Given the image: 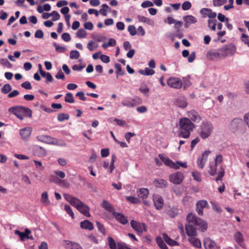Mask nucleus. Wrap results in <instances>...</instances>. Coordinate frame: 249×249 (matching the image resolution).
I'll list each match as a JSON object with an SVG mask.
<instances>
[{"label": "nucleus", "mask_w": 249, "mask_h": 249, "mask_svg": "<svg viewBox=\"0 0 249 249\" xmlns=\"http://www.w3.org/2000/svg\"><path fill=\"white\" fill-rule=\"evenodd\" d=\"M179 127L180 131L178 133L180 137L188 138L190 135V133L195 127L194 124L191 120L187 118H183L180 119Z\"/></svg>", "instance_id": "obj_1"}, {"label": "nucleus", "mask_w": 249, "mask_h": 249, "mask_svg": "<svg viewBox=\"0 0 249 249\" xmlns=\"http://www.w3.org/2000/svg\"><path fill=\"white\" fill-rule=\"evenodd\" d=\"M186 220L188 223H192L196 226H199L202 231H205L207 229V223L200 218L196 217L192 213H189L186 217Z\"/></svg>", "instance_id": "obj_2"}, {"label": "nucleus", "mask_w": 249, "mask_h": 249, "mask_svg": "<svg viewBox=\"0 0 249 249\" xmlns=\"http://www.w3.org/2000/svg\"><path fill=\"white\" fill-rule=\"evenodd\" d=\"M213 130V126L210 122H204L200 126L199 135L203 139L210 136Z\"/></svg>", "instance_id": "obj_3"}, {"label": "nucleus", "mask_w": 249, "mask_h": 249, "mask_svg": "<svg viewBox=\"0 0 249 249\" xmlns=\"http://www.w3.org/2000/svg\"><path fill=\"white\" fill-rule=\"evenodd\" d=\"M222 48L217 50L212 51L208 52L206 57L209 61H217L225 57Z\"/></svg>", "instance_id": "obj_4"}, {"label": "nucleus", "mask_w": 249, "mask_h": 249, "mask_svg": "<svg viewBox=\"0 0 249 249\" xmlns=\"http://www.w3.org/2000/svg\"><path fill=\"white\" fill-rule=\"evenodd\" d=\"M244 125V122L241 119L235 118L233 119L229 125V129L233 132H236L242 129Z\"/></svg>", "instance_id": "obj_5"}, {"label": "nucleus", "mask_w": 249, "mask_h": 249, "mask_svg": "<svg viewBox=\"0 0 249 249\" xmlns=\"http://www.w3.org/2000/svg\"><path fill=\"white\" fill-rule=\"evenodd\" d=\"M183 178V174L180 172H176L169 176L170 181L175 184H180L182 182Z\"/></svg>", "instance_id": "obj_6"}, {"label": "nucleus", "mask_w": 249, "mask_h": 249, "mask_svg": "<svg viewBox=\"0 0 249 249\" xmlns=\"http://www.w3.org/2000/svg\"><path fill=\"white\" fill-rule=\"evenodd\" d=\"M167 85L174 89H180L182 86V81L177 77H170L167 81Z\"/></svg>", "instance_id": "obj_7"}, {"label": "nucleus", "mask_w": 249, "mask_h": 249, "mask_svg": "<svg viewBox=\"0 0 249 249\" xmlns=\"http://www.w3.org/2000/svg\"><path fill=\"white\" fill-rule=\"evenodd\" d=\"M130 224L131 227L139 234H141L144 231H146L145 225L144 223H140L137 221L132 220L130 222Z\"/></svg>", "instance_id": "obj_8"}, {"label": "nucleus", "mask_w": 249, "mask_h": 249, "mask_svg": "<svg viewBox=\"0 0 249 249\" xmlns=\"http://www.w3.org/2000/svg\"><path fill=\"white\" fill-rule=\"evenodd\" d=\"M211 153L210 151H205L202 154V157L197 160V164L199 168L203 169L206 161L207 160V156Z\"/></svg>", "instance_id": "obj_9"}, {"label": "nucleus", "mask_w": 249, "mask_h": 249, "mask_svg": "<svg viewBox=\"0 0 249 249\" xmlns=\"http://www.w3.org/2000/svg\"><path fill=\"white\" fill-rule=\"evenodd\" d=\"M204 247L206 249H219L215 242L210 238H205L203 241Z\"/></svg>", "instance_id": "obj_10"}, {"label": "nucleus", "mask_w": 249, "mask_h": 249, "mask_svg": "<svg viewBox=\"0 0 249 249\" xmlns=\"http://www.w3.org/2000/svg\"><path fill=\"white\" fill-rule=\"evenodd\" d=\"M159 157H160L161 160L163 161L166 165L175 169H178L179 168V166H178L175 163L173 162L167 157H165L161 154H159Z\"/></svg>", "instance_id": "obj_11"}, {"label": "nucleus", "mask_w": 249, "mask_h": 249, "mask_svg": "<svg viewBox=\"0 0 249 249\" xmlns=\"http://www.w3.org/2000/svg\"><path fill=\"white\" fill-rule=\"evenodd\" d=\"M208 205V203L206 200H199L196 204V211L199 215H202L203 213V210Z\"/></svg>", "instance_id": "obj_12"}, {"label": "nucleus", "mask_w": 249, "mask_h": 249, "mask_svg": "<svg viewBox=\"0 0 249 249\" xmlns=\"http://www.w3.org/2000/svg\"><path fill=\"white\" fill-rule=\"evenodd\" d=\"M222 51H224L223 53L225 57L228 56L229 54H233L236 51L235 47L232 44L226 45L222 47Z\"/></svg>", "instance_id": "obj_13"}, {"label": "nucleus", "mask_w": 249, "mask_h": 249, "mask_svg": "<svg viewBox=\"0 0 249 249\" xmlns=\"http://www.w3.org/2000/svg\"><path fill=\"white\" fill-rule=\"evenodd\" d=\"M21 108V106H15L9 108V111L13 113L15 115H16L18 119L20 120H22L24 118L23 116L21 114V112H20V109Z\"/></svg>", "instance_id": "obj_14"}, {"label": "nucleus", "mask_w": 249, "mask_h": 249, "mask_svg": "<svg viewBox=\"0 0 249 249\" xmlns=\"http://www.w3.org/2000/svg\"><path fill=\"white\" fill-rule=\"evenodd\" d=\"M200 13L203 15L204 17L207 16L210 18H214L216 17V13L213 12L211 9L209 8H203L200 10Z\"/></svg>", "instance_id": "obj_15"}, {"label": "nucleus", "mask_w": 249, "mask_h": 249, "mask_svg": "<svg viewBox=\"0 0 249 249\" xmlns=\"http://www.w3.org/2000/svg\"><path fill=\"white\" fill-rule=\"evenodd\" d=\"M32 132V128L29 127H25L20 130V135L21 139L24 140H27L30 137Z\"/></svg>", "instance_id": "obj_16"}, {"label": "nucleus", "mask_w": 249, "mask_h": 249, "mask_svg": "<svg viewBox=\"0 0 249 249\" xmlns=\"http://www.w3.org/2000/svg\"><path fill=\"white\" fill-rule=\"evenodd\" d=\"M183 18L185 22L184 26L186 28H188L189 25L196 23L197 22L196 18L192 15L184 16Z\"/></svg>", "instance_id": "obj_17"}, {"label": "nucleus", "mask_w": 249, "mask_h": 249, "mask_svg": "<svg viewBox=\"0 0 249 249\" xmlns=\"http://www.w3.org/2000/svg\"><path fill=\"white\" fill-rule=\"evenodd\" d=\"M175 104L179 107L185 108L188 105L187 99L184 97H179L176 100Z\"/></svg>", "instance_id": "obj_18"}, {"label": "nucleus", "mask_w": 249, "mask_h": 249, "mask_svg": "<svg viewBox=\"0 0 249 249\" xmlns=\"http://www.w3.org/2000/svg\"><path fill=\"white\" fill-rule=\"evenodd\" d=\"M188 116L195 122L198 123L201 120V118L198 112L194 110L188 112Z\"/></svg>", "instance_id": "obj_19"}, {"label": "nucleus", "mask_w": 249, "mask_h": 249, "mask_svg": "<svg viewBox=\"0 0 249 249\" xmlns=\"http://www.w3.org/2000/svg\"><path fill=\"white\" fill-rule=\"evenodd\" d=\"M113 215L115 216L116 220L122 224H126L128 222L127 218L122 213L115 212V213Z\"/></svg>", "instance_id": "obj_20"}, {"label": "nucleus", "mask_w": 249, "mask_h": 249, "mask_svg": "<svg viewBox=\"0 0 249 249\" xmlns=\"http://www.w3.org/2000/svg\"><path fill=\"white\" fill-rule=\"evenodd\" d=\"M77 210L79 211L87 217H90V215L89 213V208L83 202L80 205Z\"/></svg>", "instance_id": "obj_21"}, {"label": "nucleus", "mask_w": 249, "mask_h": 249, "mask_svg": "<svg viewBox=\"0 0 249 249\" xmlns=\"http://www.w3.org/2000/svg\"><path fill=\"white\" fill-rule=\"evenodd\" d=\"M185 229L188 236L194 237L196 235V229L193 225H186Z\"/></svg>", "instance_id": "obj_22"}, {"label": "nucleus", "mask_w": 249, "mask_h": 249, "mask_svg": "<svg viewBox=\"0 0 249 249\" xmlns=\"http://www.w3.org/2000/svg\"><path fill=\"white\" fill-rule=\"evenodd\" d=\"M102 206L103 208H104L107 211L113 214L115 213V209L111 205V204L107 200H103Z\"/></svg>", "instance_id": "obj_23"}, {"label": "nucleus", "mask_w": 249, "mask_h": 249, "mask_svg": "<svg viewBox=\"0 0 249 249\" xmlns=\"http://www.w3.org/2000/svg\"><path fill=\"white\" fill-rule=\"evenodd\" d=\"M37 138L39 141L47 143L53 144V143L54 138L48 135L39 136Z\"/></svg>", "instance_id": "obj_24"}, {"label": "nucleus", "mask_w": 249, "mask_h": 249, "mask_svg": "<svg viewBox=\"0 0 249 249\" xmlns=\"http://www.w3.org/2000/svg\"><path fill=\"white\" fill-rule=\"evenodd\" d=\"M31 231L28 229H25L24 232H21L18 230H16L15 233L20 237L21 241H24L25 238H27L28 234L31 233Z\"/></svg>", "instance_id": "obj_25"}, {"label": "nucleus", "mask_w": 249, "mask_h": 249, "mask_svg": "<svg viewBox=\"0 0 249 249\" xmlns=\"http://www.w3.org/2000/svg\"><path fill=\"white\" fill-rule=\"evenodd\" d=\"M80 227L83 229L91 231L93 229V225L92 223L88 220H85L81 222Z\"/></svg>", "instance_id": "obj_26"}, {"label": "nucleus", "mask_w": 249, "mask_h": 249, "mask_svg": "<svg viewBox=\"0 0 249 249\" xmlns=\"http://www.w3.org/2000/svg\"><path fill=\"white\" fill-rule=\"evenodd\" d=\"M154 205L156 209L160 210L163 208V200L160 196L155 197L153 199Z\"/></svg>", "instance_id": "obj_27"}, {"label": "nucleus", "mask_w": 249, "mask_h": 249, "mask_svg": "<svg viewBox=\"0 0 249 249\" xmlns=\"http://www.w3.org/2000/svg\"><path fill=\"white\" fill-rule=\"evenodd\" d=\"M162 237L164 241L171 246H174L178 245V243L177 241L170 238V237H169L166 233H163L162 234Z\"/></svg>", "instance_id": "obj_28"}, {"label": "nucleus", "mask_w": 249, "mask_h": 249, "mask_svg": "<svg viewBox=\"0 0 249 249\" xmlns=\"http://www.w3.org/2000/svg\"><path fill=\"white\" fill-rule=\"evenodd\" d=\"M66 248V249H83L79 244L69 241H67Z\"/></svg>", "instance_id": "obj_29"}, {"label": "nucleus", "mask_w": 249, "mask_h": 249, "mask_svg": "<svg viewBox=\"0 0 249 249\" xmlns=\"http://www.w3.org/2000/svg\"><path fill=\"white\" fill-rule=\"evenodd\" d=\"M138 196L142 199L146 198L149 194V190L146 188H141L137 192Z\"/></svg>", "instance_id": "obj_30"}, {"label": "nucleus", "mask_w": 249, "mask_h": 249, "mask_svg": "<svg viewBox=\"0 0 249 249\" xmlns=\"http://www.w3.org/2000/svg\"><path fill=\"white\" fill-rule=\"evenodd\" d=\"M234 238L235 241L240 246H242V243L244 241V238L243 235L240 231H236L234 234Z\"/></svg>", "instance_id": "obj_31"}, {"label": "nucleus", "mask_w": 249, "mask_h": 249, "mask_svg": "<svg viewBox=\"0 0 249 249\" xmlns=\"http://www.w3.org/2000/svg\"><path fill=\"white\" fill-rule=\"evenodd\" d=\"M40 201L46 206L50 204V201L48 199V193L47 192H44L42 194Z\"/></svg>", "instance_id": "obj_32"}, {"label": "nucleus", "mask_w": 249, "mask_h": 249, "mask_svg": "<svg viewBox=\"0 0 249 249\" xmlns=\"http://www.w3.org/2000/svg\"><path fill=\"white\" fill-rule=\"evenodd\" d=\"M20 112H21V114H23L25 117H31L32 116V110L28 107L21 106Z\"/></svg>", "instance_id": "obj_33"}, {"label": "nucleus", "mask_w": 249, "mask_h": 249, "mask_svg": "<svg viewBox=\"0 0 249 249\" xmlns=\"http://www.w3.org/2000/svg\"><path fill=\"white\" fill-rule=\"evenodd\" d=\"M139 73L144 75H151L155 73V71L152 69L146 68L144 70H140Z\"/></svg>", "instance_id": "obj_34"}, {"label": "nucleus", "mask_w": 249, "mask_h": 249, "mask_svg": "<svg viewBox=\"0 0 249 249\" xmlns=\"http://www.w3.org/2000/svg\"><path fill=\"white\" fill-rule=\"evenodd\" d=\"M178 209L176 208L173 207L169 210L167 212V214L171 218H175L178 215Z\"/></svg>", "instance_id": "obj_35"}, {"label": "nucleus", "mask_w": 249, "mask_h": 249, "mask_svg": "<svg viewBox=\"0 0 249 249\" xmlns=\"http://www.w3.org/2000/svg\"><path fill=\"white\" fill-rule=\"evenodd\" d=\"M189 241L194 246L197 248H201V243L199 239L193 237L189 239Z\"/></svg>", "instance_id": "obj_36"}, {"label": "nucleus", "mask_w": 249, "mask_h": 249, "mask_svg": "<svg viewBox=\"0 0 249 249\" xmlns=\"http://www.w3.org/2000/svg\"><path fill=\"white\" fill-rule=\"evenodd\" d=\"M217 20L216 19H209L208 20V27L213 31L216 29Z\"/></svg>", "instance_id": "obj_37"}, {"label": "nucleus", "mask_w": 249, "mask_h": 249, "mask_svg": "<svg viewBox=\"0 0 249 249\" xmlns=\"http://www.w3.org/2000/svg\"><path fill=\"white\" fill-rule=\"evenodd\" d=\"M122 104L124 106L127 107H134V104L133 103L131 99L123 100L122 102Z\"/></svg>", "instance_id": "obj_38"}, {"label": "nucleus", "mask_w": 249, "mask_h": 249, "mask_svg": "<svg viewBox=\"0 0 249 249\" xmlns=\"http://www.w3.org/2000/svg\"><path fill=\"white\" fill-rule=\"evenodd\" d=\"M154 182L157 183L156 186L158 187H165L167 184V182L162 179H156L155 180Z\"/></svg>", "instance_id": "obj_39"}, {"label": "nucleus", "mask_w": 249, "mask_h": 249, "mask_svg": "<svg viewBox=\"0 0 249 249\" xmlns=\"http://www.w3.org/2000/svg\"><path fill=\"white\" fill-rule=\"evenodd\" d=\"M156 240L158 246L161 249H168L166 245L161 238L157 237Z\"/></svg>", "instance_id": "obj_40"}, {"label": "nucleus", "mask_w": 249, "mask_h": 249, "mask_svg": "<svg viewBox=\"0 0 249 249\" xmlns=\"http://www.w3.org/2000/svg\"><path fill=\"white\" fill-rule=\"evenodd\" d=\"M115 68L116 69V73L117 74V78L119 75H123L124 73V71L122 70L121 66L119 63H116Z\"/></svg>", "instance_id": "obj_41"}, {"label": "nucleus", "mask_w": 249, "mask_h": 249, "mask_svg": "<svg viewBox=\"0 0 249 249\" xmlns=\"http://www.w3.org/2000/svg\"><path fill=\"white\" fill-rule=\"evenodd\" d=\"M83 202L76 197H74L70 203L71 205L75 207L77 209Z\"/></svg>", "instance_id": "obj_42"}, {"label": "nucleus", "mask_w": 249, "mask_h": 249, "mask_svg": "<svg viewBox=\"0 0 249 249\" xmlns=\"http://www.w3.org/2000/svg\"><path fill=\"white\" fill-rule=\"evenodd\" d=\"M65 101L69 103H73L74 100L72 94L71 93H67L65 97Z\"/></svg>", "instance_id": "obj_43"}, {"label": "nucleus", "mask_w": 249, "mask_h": 249, "mask_svg": "<svg viewBox=\"0 0 249 249\" xmlns=\"http://www.w3.org/2000/svg\"><path fill=\"white\" fill-rule=\"evenodd\" d=\"M69 115L68 114L61 113L57 115V120L59 122H62L65 120H68L69 119Z\"/></svg>", "instance_id": "obj_44"}, {"label": "nucleus", "mask_w": 249, "mask_h": 249, "mask_svg": "<svg viewBox=\"0 0 249 249\" xmlns=\"http://www.w3.org/2000/svg\"><path fill=\"white\" fill-rule=\"evenodd\" d=\"M12 89L11 86L9 84H5L1 89V92L4 94H7Z\"/></svg>", "instance_id": "obj_45"}, {"label": "nucleus", "mask_w": 249, "mask_h": 249, "mask_svg": "<svg viewBox=\"0 0 249 249\" xmlns=\"http://www.w3.org/2000/svg\"><path fill=\"white\" fill-rule=\"evenodd\" d=\"M102 7L103 8L100 9V12L103 16H106L107 15V10L110 9V8L107 4H103Z\"/></svg>", "instance_id": "obj_46"}, {"label": "nucleus", "mask_w": 249, "mask_h": 249, "mask_svg": "<svg viewBox=\"0 0 249 249\" xmlns=\"http://www.w3.org/2000/svg\"><path fill=\"white\" fill-rule=\"evenodd\" d=\"M76 36L78 38H84L87 35L86 31L83 29H80L76 33Z\"/></svg>", "instance_id": "obj_47"}, {"label": "nucleus", "mask_w": 249, "mask_h": 249, "mask_svg": "<svg viewBox=\"0 0 249 249\" xmlns=\"http://www.w3.org/2000/svg\"><path fill=\"white\" fill-rule=\"evenodd\" d=\"M192 176L195 180L198 182L201 181V174L197 171H194L192 173Z\"/></svg>", "instance_id": "obj_48"}, {"label": "nucleus", "mask_w": 249, "mask_h": 249, "mask_svg": "<svg viewBox=\"0 0 249 249\" xmlns=\"http://www.w3.org/2000/svg\"><path fill=\"white\" fill-rule=\"evenodd\" d=\"M213 5L214 6L219 7L227 2V0H213Z\"/></svg>", "instance_id": "obj_49"}, {"label": "nucleus", "mask_w": 249, "mask_h": 249, "mask_svg": "<svg viewBox=\"0 0 249 249\" xmlns=\"http://www.w3.org/2000/svg\"><path fill=\"white\" fill-rule=\"evenodd\" d=\"M109 246L111 249H117L116 244L114 240L111 237H108Z\"/></svg>", "instance_id": "obj_50"}, {"label": "nucleus", "mask_w": 249, "mask_h": 249, "mask_svg": "<svg viewBox=\"0 0 249 249\" xmlns=\"http://www.w3.org/2000/svg\"><path fill=\"white\" fill-rule=\"evenodd\" d=\"M116 159V156L115 154H112L111 156V160L110 165V173H112L115 168L114 162Z\"/></svg>", "instance_id": "obj_51"}, {"label": "nucleus", "mask_w": 249, "mask_h": 249, "mask_svg": "<svg viewBox=\"0 0 249 249\" xmlns=\"http://www.w3.org/2000/svg\"><path fill=\"white\" fill-rule=\"evenodd\" d=\"M64 209L67 213L72 218H74V213L71 210V207L67 204L65 205Z\"/></svg>", "instance_id": "obj_52"}, {"label": "nucleus", "mask_w": 249, "mask_h": 249, "mask_svg": "<svg viewBox=\"0 0 249 249\" xmlns=\"http://www.w3.org/2000/svg\"><path fill=\"white\" fill-rule=\"evenodd\" d=\"M126 199L133 204H137L140 202V200L139 198L132 196H126Z\"/></svg>", "instance_id": "obj_53"}, {"label": "nucleus", "mask_w": 249, "mask_h": 249, "mask_svg": "<svg viewBox=\"0 0 249 249\" xmlns=\"http://www.w3.org/2000/svg\"><path fill=\"white\" fill-rule=\"evenodd\" d=\"M192 7V4L190 1H186L182 4V9L183 10H188Z\"/></svg>", "instance_id": "obj_54"}, {"label": "nucleus", "mask_w": 249, "mask_h": 249, "mask_svg": "<svg viewBox=\"0 0 249 249\" xmlns=\"http://www.w3.org/2000/svg\"><path fill=\"white\" fill-rule=\"evenodd\" d=\"M49 180L51 182H55L56 183H57L58 182L60 183V182H65L64 180L59 179L58 178H57L56 177H55L54 176H51L49 178Z\"/></svg>", "instance_id": "obj_55"}, {"label": "nucleus", "mask_w": 249, "mask_h": 249, "mask_svg": "<svg viewBox=\"0 0 249 249\" xmlns=\"http://www.w3.org/2000/svg\"><path fill=\"white\" fill-rule=\"evenodd\" d=\"M220 169L221 170L218 172V177L215 178L216 181L221 180L225 174L224 169L222 166L220 167Z\"/></svg>", "instance_id": "obj_56"}, {"label": "nucleus", "mask_w": 249, "mask_h": 249, "mask_svg": "<svg viewBox=\"0 0 249 249\" xmlns=\"http://www.w3.org/2000/svg\"><path fill=\"white\" fill-rule=\"evenodd\" d=\"M153 5V3L149 0L144 1L141 4V6L143 8L152 7Z\"/></svg>", "instance_id": "obj_57"}, {"label": "nucleus", "mask_w": 249, "mask_h": 249, "mask_svg": "<svg viewBox=\"0 0 249 249\" xmlns=\"http://www.w3.org/2000/svg\"><path fill=\"white\" fill-rule=\"evenodd\" d=\"M79 56V53L77 51H72L70 53V58L71 59H77Z\"/></svg>", "instance_id": "obj_58"}, {"label": "nucleus", "mask_w": 249, "mask_h": 249, "mask_svg": "<svg viewBox=\"0 0 249 249\" xmlns=\"http://www.w3.org/2000/svg\"><path fill=\"white\" fill-rule=\"evenodd\" d=\"M138 19L139 21L142 22L149 23L151 21V20L149 18L142 16H138Z\"/></svg>", "instance_id": "obj_59"}, {"label": "nucleus", "mask_w": 249, "mask_h": 249, "mask_svg": "<svg viewBox=\"0 0 249 249\" xmlns=\"http://www.w3.org/2000/svg\"><path fill=\"white\" fill-rule=\"evenodd\" d=\"M96 225L99 231H101L104 235H105L106 229L104 226L101 223L98 221H96Z\"/></svg>", "instance_id": "obj_60"}, {"label": "nucleus", "mask_w": 249, "mask_h": 249, "mask_svg": "<svg viewBox=\"0 0 249 249\" xmlns=\"http://www.w3.org/2000/svg\"><path fill=\"white\" fill-rule=\"evenodd\" d=\"M128 31L132 36H135L137 33L136 28L134 25H129L128 27Z\"/></svg>", "instance_id": "obj_61"}, {"label": "nucleus", "mask_w": 249, "mask_h": 249, "mask_svg": "<svg viewBox=\"0 0 249 249\" xmlns=\"http://www.w3.org/2000/svg\"><path fill=\"white\" fill-rule=\"evenodd\" d=\"M216 167L217 165L215 164H214L213 165H211L210 166L211 170L209 171V173L211 176H214L217 174Z\"/></svg>", "instance_id": "obj_62"}, {"label": "nucleus", "mask_w": 249, "mask_h": 249, "mask_svg": "<svg viewBox=\"0 0 249 249\" xmlns=\"http://www.w3.org/2000/svg\"><path fill=\"white\" fill-rule=\"evenodd\" d=\"M53 46L55 47L56 51L60 53L64 52L66 50V48L65 47L60 46L56 43H53Z\"/></svg>", "instance_id": "obj_63"}, {"label": "nucleus", "mask_w": 249, "mask_h": 249, "mask_svg": "<svg viewBox=\"0 0 249 249\" xmlns=\"http://www.w3.org/2000/svg\"><path fill=\"white\" fill-rule=\"evenodd\" d=\"M242 40L245 42V44H247L249 47V36L245 34H242L241 36Z\"/></svg>", "instance_id": "obj_64"}]
</instances>
